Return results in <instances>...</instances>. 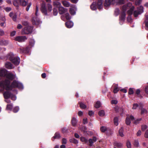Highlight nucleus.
Wrapping results in <instances>:
<instances>
[{
    "label": "nucleus",
    "mask_w": 148,
    "mask_h": 148,
    "mask_svg": "<svg viewBox=\"0 0 148 148\" xmlns=\"http://www.w3.org/2000/svg\"><path fill=\"white\" fill-rule=\"evenodd\" d=\"M10 81L8 79H5L4 81H2L0 78V88H2V90L5 87L7 90H12L13 88H17L19 89H23L22 84L16 80H14L10 84Z\"/></svg>",
    "instance_id": "f257e3e1"
},
{
    "label": "nucleus",
    "mask_w": 148,
    "mask_h": 148,
    "mask_svg": "<svg viewBox=\"0 0 148 148\" xmlns=\"http://www.w3.org/2000/svg\"><path fill=\"white\" fill-rule=\"evenodd\" d=\"M7 58L15 65H18L20 62V58L18 57L15 56L13 53L11 52L7 55Z\"/></svg>",
    "instance_id": "f03ea898"
},
{
    "label": "nucleus",
    "mask_w": 148,
    "mask_h": 148,
    "mask_svg": "<svg viewBox=\"0 0 148 148\" xmlns=\"http://www.w3.org/2000/svg\"><path fill=\"white\" fill-rule=\"evenodd\" d=\"M131 4L128 3L127 4L124 5L122 8V12L119 17V20L121 21H124L126 15L125 12L129 8Z\"/></svg>",
    "instance_id": "7ed1b4c3"
},
{
    "label": "nucleus",
    "mask_w": 148,
    "mask_h": 148,
    "mask_svg": "<svg viewBox=\"0 0 148 148\" xmlns=\"http://www.w3.org/2000/svg\"><path fill=\"white\" fill-rule=\"evenodd\" d=\"M48 10L45 3H42L41 8V11L45 15H48L47 12H50L52 10V5L49 4H47Z\"/></svg>",
    "instance_id": "20e7f679"
},
{
    "label": "nucleus",
    "mask_w": 148,
    "mask_h": 148,
    "mask_svg": "<svg viewBox=\"0 0 148 148\" xmlns=\"http://www.w3.org/2000/svg\"><path fill=\"white\" fill-rule=\"evenodd\" d=\"M124 0H105V2L104 3L105 7H107L112 4H124Z\"/></svg>",
    "instance_id": "39448f33"
},
{
    "label": "nucleus",
    "mask_w": 148,
    "mask_h": 148,
    "mask_svg": "<svg viewBox=\"0 0 148 148\" xmlns=\"http://www.w3.org/2000/svg\"><path fill=\"white\" fill-rule=\"evenodd\" d=\"M33 27L28 26L22 29L21 33L22 34H31L33 31Z\"/></svg>",
    "instance_id": "423d86ee"
},
{
    "label": "nucleus",
    "mask_w": 148,
    "mask_h": 148,
    "mask_svg": "<svg viewBox=\"0 0 148 148\" xmlns=\"http://www.w3.org/2000/svg\"><path fill=\"white\" fill-rule=\"evenodd\" d=\"M8 71L5 69H3L0 70V78H1V80H2L3 81H4L5 80L2 79V77H5Z\"/></svg>",
    "instance_id": "0eeeda50"
},
{
    "label": "nucleus",
    "mask_w": 148,
    "mask_h": 148,
    "mask_svg": "<svg viewBox=\"0 0 148 148\" xmlns=\"http://www.w3.org/2000/svg\"><path fill=\"white\" fill-rule=\"evenodd\" d=\"M5 77L6 78V79L9 80L10 81H12L15 79L16 75L11 73H8Z\"/></svg>",
    "instance_id": "6e6552de"
},
{
    "label": "nucleus",
    "mask_w": 148,
    "mask_h": 148,
    "mask_svg": "<svg viewBox=\"0 0 148 148\" xmlns=\"http://www.w3.org/2000/svg\"><path fill=\"white\" fill-rule=\"evenodd\" d=\"M27 39L25 36H17L15 38V40L19 42H23Z\"/></svg>",
    "instance_id": "1a4fd4ad"
},
{
    "label": "nucleus",
    "mask_w": 148,
    "mask_h": 148,
    "mask_svg": "<svg viewBox=\"0 0 148 148\" xmlns=\"http://www.w3.org/2000/svg\"><path fill=\"white\" fill-rule=\"evenodd\" d=\"M20 52L22 53H28L29 51V48L28 47H26L20 48L19 49Z\"/></svg>",
    "instance_id": "9d476101"
},
{
    "label": "nucleus",
    "mask_w": 148,
    "mask_h": 148,
    "mask_svg": "<svg viewBox=\"0 0 148 148\" xmlns=\"http://www.w3.org/2000/svg\"><path fill=\"white\" fill-rule=\"evenodd\" d=\"M59 13L60 14H62L67 11V9L65 8L62 6L58 8Z\"/></svg>",
    "instance_id": "9b49d317"
},
{
    "label": "nucleus",
    "mask_w": 148,
    "mask_h": 148,
    "mask_svg": "<svg viewBox=\"0 0 148 148\" xmlns=\"http://www.w3.org/2000/svg\"><path fill=\"white\" fill-rule=\"evenodd\" d=\"M12 94L10 91H5L3 93L4 98L5 99H8L10 97Z\"/></svg>",
    "instance_id": "f8f14e48"
},
{
    "label": "nucleus",
    "mask_w": 148,
    "mask_h": 148,
    "mask_svg": "<svg viewBox=\"0 0 148 148\" xmlns=\"http://www.w3.org/2000/svg\"><path fill=\"white\" fill-rule=\"evenodd\" d=\"M9 16L14 21H16L17 20V15L16 13H14L12 12H11L9 14Z\"/></svg>",
    "instance_id": "ddd939ff"
},
{
    "label": "nucleus",
    "mask_w": 148,
    "mask_h": 148,
    "mask_svg": "<svg viewBox=\"0 0 148 148\" xmlns=\"http://www.w3.org/2000/svg\"><path fill=\"white\" fill-rule=\"evenodd\" d=\"M97 7L99 9H101L98 8L97 3L96 2H93L90 5V8L92 10H96Z\"/></svg>",
    "instance_id": "4468645a"
},
{
    "label": "nucleus",
    "mask_w": 148,
    "mask_h": 148,
    "mask_svg": "<svg viewBox=\"0 0 148 148\" xmlns=\"http://www.w3.org/2000/svg\"><path fill=\"white\" fill-rule=\"evenodd\" d=\"M13 3L14 6L18 7L19 5H21V0H14Z\"/></svg>",
    "instance_id": "2eb2a0df"
},
{
    "label": "nucleus",
    "mask_w": 148,
    "mask_h": 148,
    "mask_svg": "<svg viewBox=\"0 0 148 148\" xmlns=\"http://www.w3.org/2000/svg\"><path fill=\"white\" fill-rule=\"evenodd\" d=\"M65 25L67 28H70L73 26V23L72 21H69L65 23Z\"/></svg>",
    "instance_id": "dca6fc26"
},
{
    "label": "nucleus",
    "mask_w": 148,
    "mask_h": 148,
    "mask_svg": "<svg viewBox=\"0 0 148 148\" xmlns=\"http://www.w3.org/2000/svg\"><path fill=\"white\" fill-rule=\"evenodd\" d=\"M61 137V136L60 134L58 132H56L54 136L52 138V140L53 141H54V139H58L60 138Z\"/></svg>",
    "instance_id": "f3484780"
},
{
    "label": "nucleus",
    "mask_w": 148,
    "mask_h": 148,
    "mask_svg": "<svg viewBox=\"0 0 148 148\" xmlns=\"http://www.w3.org/2000/svg\"><path fill=\"white\" fill-rule=\"evenodd\" d=\"M5 67L9 69H13V65L10 62H7L5 64Z\"/></svg>",
    "instance_id": "a211bd4d"
},
{
    "label": "nucleus",
    "mask_w": 148,
    "mask_h": 148,
    "mask_svg": "<svg viewBox=\"0 0 148 148\" xmlns=\"http://www.w3.org/2000/svg\"><path fill=\"white\" fill-rule=\"evenodd\" d=\"M32 22L33 25H37L39 23V21L37 20L35 17H33L32 18Z\"/></svg>",
    "instance_id": "6ab92c4d"
},
{
    "label": "nucleus",
    "mask_w": 148,
    "mask_h": 148,
    "mask_svg": "<svg viewBox=\"0 0 148 148\" xmlns=\"http://www.w3.org/2000/svg\"><path fill=\"white\" fill-rule=\"evenodd\" d=\"M115 111L116 112H120L123 113V112L124 111V110L122 108L116 107L115 108Z\"/></svg>",
    "instance_id": "aec40b11"
},
{
    "label": "nucleus",
    "mask_w": 148,
    "mask_h": 148,
    "mask_svg": "<svg viewBox=\"0 0 148 148\" xmlns=\"http://www.w3.org/2000/svg\"><path fill=\"white\" fill-rule=\"evenodd\" d=\"M103 0H98L97 2V5H98V8H101L103 7Z\"/></svg>",
    "instance_id": "412c9836"
},
{
    "label": "nucleus",
    "mask_w": 148,
    "mask_h": 148,
    "mask_svg": "<svg viewBox=\"0 0 148 148\" xmlns=\"http://www.w3.org/2000/svg\"><path fill=\"white\" fill-rule=\"evenodd\" d=\"M8 44V42L4 39L0 40V45H6Z\"/></svg>",
    "instance_id": "4be33fe9"
},
{
    "label": "nucleus",
    "mask_w": 148,
    "mask_h": 148,
    "mask_svg": "<svg viewBox=\"0 0 148 148\" xmlns=\"http://www.w3.org/2000/svg\"><path fill=\"white\" fill-rule=\"evenodd\" d=\"M134 9V6L132 7L127 12L128 14L130 15H132V14Z\"/></svg>",
    "instance_id": "5701e85b"
},
{
    "label": "nucleus",
    "mask_w": 148,
    "mask_h": 148,
    "mask_svg": "<svg viewBox=\"0 0 148 148\" xmlns=\"http://www.w3.org/2000/svg\"><path fill=\"white\" fill-rule=\"evenodd\" d=\"M53 5L56 7L57 8H59V7H60V5H61V3L57 1H54L53 2Z\"/></svg>",
    "instance_id": "b1692460"
},
{
    "label": "nucleus",
    "mask_w": 148,
    "mask_h": 148,
    "mask_svg": "<svg viewBox=\"0 0 148 148\" xmlns=\"http://www.w3.org/2000/svg\"><path fill=\"white\" fill-rule=\"evenodd\" d=\"M28 3V0H21V5L25 6Z\"/></svg>",
    "instance_id": "393cba45"
},
{
    "label": "nucleus",
    "mask_w": 148,
    "mask_h": 148,
    "mask_svg": "<svg viewBox=\"0 0 148 148\" xmlns=\"http://www.w3.org/2000/svg\"><path fill=\"white\" fill-rule=\"evenodd\" d=\"M118 84H116L114 86V88L113 90V92L114 93H117L118 92L119 90V88L118 87Z\"/></svg>",
    "instance_id": "a878e982"
},
{
    "label": "nucleus",
    "mask_w": 148,
    "mask_h": 148,
    "mask_svg": "<svg viewBox=\"0 0 148 148\" xmlns=\"http://www.w3.org/2000/svg\"><path fill=\"white\" fill-rule=\"evenodd\" d=\"M118 120L119 119L118 117H115L114 118V124L116 126H117L118 125Z\"/></svg>",
    "instance_id": "bb28decb"
},
{
    "label": "nucleus",
    "mask_w": 148,
    "mask_h": 148,
    "mask_svg": "<svg viewBox=\"0 0 148 148\" xmlns=\"http://www.w3.org/2000/svg\"><path fill=\"white\" fill-rule=\"evenodd\" d=\"M62 3L63 5L65 7H68L70 6L69 3L66 1H62Z\"/></svg>",
    "instance_id": "cd10ccee"
},
{
    "label": "nucleus",
    "mask_w": 148,
    "mask_h": 148,
    "mask_svg": "<svg viewBox=\"0 0 148 148\" xmlns=\"http://www.w3.org/2000/svg\"><path fill=\"white\" fill-rule=\"evenodd\" d=\"M70 143H73L75 144H77L78 143V140L74 138H72L70 139Z\"/></svg>",
    "instance_id": "c85d7f7f"
},
{
    "label": "nucleus",
    "mask_w": 148,
    "mask_h": 148,
    "mask_svg": "<svg viewBox=\"0 0 148 148\" xmlns=\"http://www.w3.org/2000/svg\"><path fill=\"white\" fill-rule=\"evenodd\" d=\"M108 129L105 126H102L100 128V130L101 132H104L108 130Z\"/></svg>",
    "instance_id": "c756f323"
},
{
    "label": "nucleus",
    "mask_w": 148,
    "mask_h": 148,
    "mask_svg": "<svg viewBox=\"0 0 148 148\" xmlns=\"http://www.w3.org/2000/svg\"><path fill=\"white\" fill-rule=\"evenodd\" d=\"M71 122L73 126H75L77 123L76 119V118H73L71 121Z\"/></svg>",
    "instance_id": "7c9ffc66"
},
{
    "label": "nucleus",
    "mask_w": 148,
    "mask_h": 148,
    "mask_svg": "<svg viewBox=\"0 0 148 148\" xmlns=\"http://www.w3.org/2000/svg\"><path fill=\"white\" fill-rule=\"evenodd\" d=\"M114 146L118 148H121L122 147L123 144L120 143L115 142L114 143Z\"/></svg>",
    "instance_id": "2f4dec72"
},
{
    "label": "nucleus",
    "mask_w": 148,
    "mask_h": 148,
    "mask_svg": "<svg viewBox=\"0 0 148 148\" xmlns=\"http://www.w3.org/2000/svg\"><path fill=\"white\" fill-rule=\"evenodd\" d=\"M13 108L12 103H10L9 104H8L7 105L6 109L9 110H12Z\"/></svg>",
    "instance_id": "473e14b6"
},
{
    "label": "nucleus",
    "mask_w": 148,
    "mask_h": 148,
    "mask_svg": "<svg viewBox=\"0 0 148 148\" xmlns=\"http://www.w3.org/2000/svg\"><path fill=\"white\" fill-rule=\"evenodd\" d=\"M141 14L140 12L138 11L135 10L134 12V15L135 17H137L138 15Z\"/></svg>",
    "instance_id": "72a5a7b5"
},
{
    "label": "nucleus",
    "mask_w": 148,
    "mask_h": 148,
    "mask_svg": "<svg viewBox=\"0 0 148 148\" xmlns=\"http://www.w3.org/2000/svg\"><path fill=\"white\" fill-rule=\"evenodd\" d=\"M125 123L127 125H130L131 121L130 119V118L128 117H127L126 119Z\"/></svg>",
    "instance_id": "f704fd0d"
},
{
    "label": "nucleus",
    "mask_w": 148,
    "mask_h": 148,
    "mask_svg": "<svg viewBox=\"0 0 148 148\" xmlns=\"http://www.w3.org/2000/svg\"><path fill=\"white\" fill-rule=\"evenodd\" d=\"M119 134L121 137H123L124 136L123 134V129L121 127L119 131Z\"/></svg>",
    "instance_id": "c9c22d12"
},
{
    "label": "nucleus",
    "mask_w": 148,
    "mask_h": 148,
    "mask_svg": "<svg viewBox=\"0 0 148 148\" xmlns=\"http://www.w3.org/2000/svg\"><path fill=\"white\" fill-rule=\"evenodd\" d=\"M147 111L145 109L143 108H141V114H147Z\"/></svg>",
    "instance_id": "e433bc0d"
},
{
    "label": "nucleus",
    "mask_w": 148,
    "mask_h": 148,
    "mask_svg": "<svg viewBox=\"0 0 148 148\" xmlns=\"http://www.w3.org/2000/svg\"><path fill=\"white\" fill-rule=\"evenodd\" d=\"M98 114L99 116H103L105 115V112L104 110H101L99 111Z\"/></svg>",
    "instance_id": "4c0bfd02"
},
{
    "label": "nucleus",
    "mask_w": 148,
    "mask_h": 148,
    "mask_svg": "<svg viewBox=\"0 0 148 148\" xmlns=\"http://www.w3.org/2000/svg\"><path fill=\"white\" fill-rule=\"evenodd\" d=\"M140 92V89H137L136 90V94L137 95H138V97H139L140 98H142V96L141 95H139Z\"/></svg>",
    "instance_id": "58836bf2"
},
{
    "label": "nucleus",
    "mask_w": 148,
    "mask_h": 148,
    "mask_svg": "<svg viewBox=\"0 0 148 148\" xmlns=\"http://www.w3.org/2000/svg\"><path fill=\"white\" fill-rule=\"evenodd\" d=\"M53 13L54 16H56L58 13V9L57 8H54L53 10Z\"/></svg>",
    "instance_id": "ea45409f"
},
{
    "label": "nucleus",
    "mask_w": 148,
    "mask_h": 148,
    "mask_svg": "<svg viewBox=\"0 0 148 148\" xmlns=\"http://www.w3.org/2000/svg\"><path fill=\"white\" fill-rule=\"evenodd\" d=\"M79 106L81 108L85 109L86 108V105L82 102L79 103Z\"/></svg>",
    "instance_id": "a19ab883"
},
{
    "label": "nucleus",
    "mask_w": 148,
    "mask_h": 148,
    "mask_svg": "<svg viewBox=\"0 0 148 148\" xmlns=\"http://www.w3.org/2000/svg\"><path fill=\"white\" fill-rule=\"evenodd\" d=\"M138 11L141 13L143 12V7L142 6H140L138 8Z\"/></svg>",
    "instance_id": "79ce46f5"
},
{
    "label": "nucleus",
    "mask_w": 148,
    "mask_h": 148,
    "mask_svg": "<svg viewBox=\"0 0 148 148\" xmlns=\"http://www.w3.org/2000/svg\"><path fill=\"white\" fill-rule=\"evenodd\" d=\"M100 102L99 101H97L95 106V107L96 108H98L100 107Z\"/></svg>",
    "instance_id": "37998d69"
},
{
    "label": "nucleus",
    "mask_w": 148,
    "mask_h": 148,
    "mask_svg": "<svg viewBox=\"0 0 148 148\" xmlns=\"http://www.w3.org/2000/svg\"><path fill=\"white\" fill-rule=\"evenodd\" d=\"M19 110V108L18 106H16L14 107L13 110V111L14 113H16Z\"/></svg>",
    "instance_id": "c03bdc74"
},
{
    "label": "nucleus",
    "mask_w": 148,
    "mask_h": 148,
    "mask_svg": "<svg viewBox=\"0 0 148 148\" xmlns=\"http://www.w3.org/2000/svg\"><path fill=\"white\" fill-rule=\"evenodd\" d=\"M69 12L72 15H73L75 14V12L74 10L72 8H70Z\"/></svg>",
    "instance_id": "a18cd8bd"
},
{
    "label": "nucleus",
    "mask_w": 148,
    "mask_h": 148,
    "mask_svg": "<svg viewBox=\"0 0 148 148\" xmlns=\"http://www.w3.org/2000/svg\"><path fill=\"white\" fill-rule=\"evenodd\" d=\"M81 140L83 142L86 143L88 142V140L86 138L84 137H81L80 138Z\"/></svg>",
    "instance_id": "49530a36"
},
{
    "label": "nucleus",
    "mask_w": 148,
    "mask_h": 148,
    "mask_svg": "<svg viewBox=\"0 0 148 148\" xmlns=\"http://www.w3.org/2000/svg\"><path fill=\"white\" fill-rule=\"evenodd\" d=\"M134 93V92L133 88H130L128 91V94L131 95L133 94Z\"/></svg>",
    "instance_id": "de8ad7c7"
},
{
    "label": "nucleus",
    "mask_w": 148,
    "mask_h": 148,
    "mask_svg": "<svg viewBox=\"0 0 148 148\" xmlns=\"http://www.w3.org/2000/svg\"><path fill=\"white\" fill-rule=\"evenodd\" d=\"M142 120L141 118H140L139 119H137L134 122V124L137 125L138 124L140 121Z\"/></svg>",
    "instance_id": "09e8293b"
},
{
    "label": "nucleus",
    "mask_w": 148,
    "mask_h": 148,
    "mask_svg": "<svg viewBox=\"0 0 148 148\" xmlns=\"http://www.w3.org/2000/svg\"><path fill=\"white\" fill-rule=\"evenodd\" d=\"M22 24L23 25L26 26H27L29 25L28 22L26 21H23L22 22Z\"/></svg>",
    "instance_id": "8fccbe9b"
},
{
    "label": "nucleus",
    "mask_w": 148,
    "mask_h": 148,
    "mask_svg": "<svg viewBox=\"0 0 148 148\" xmlns=\"http://www.w3.org/2000/svg\"><path fill=\"white\" fill-rule=\"evenodd\" d=\"M147 127V125H142L141 126V129L143 131H144Z\"/></svg>",
    "instance_id": "3c124183"
},
{
    "label": "nucleus",
    "mask_w": 148,
    "mask_h": 148,
    "mask_svg": "<svg viewBox=\"0 0 148 148\" xmlns=\"http://www.w3.org/2000/svg\"><path fill=\"white\" fill-rule=\"evenodd\" d=\"M62 144H66L67 143V140L66 138H64L62 139Z\"/></svg>",
    "instance_id": "603ef678"
},
{
    "label": "nucleus",
    "mask_w": 148,
    "mask_h": 148,
    "mask_svg": "<svg viewBox=\"0 0 148 148\" xmlns=\"http://www.w3.org/2000/svg\"><path fill=\"white\" fill-rule=\"evenodd\" d=\"M4 9L6 12H9L12 10L11 8L9 7L5 8Z\"/></svg>",
    "instance_id": "864d4df0"
},
{
    "label": "nucleus",
    "mask_w": 148,
    "mask_h": 148,
    "mask_svg": "<svg viewBox=\"0 0 148 148\" xmlns=\"http://www.w3.org/2000/svg\"><path fill=\"white\" fill-rule=\"evenodd\" d=\"M65 16L66 17V19L67 20H69L71 18V17L70 16V15H69V14L68 13H66L65 14Z\"/></svg>",
    "instance_id": "5fc2aeb1"
},
{
    "label": "nucleus",
    "mask_w": 148,
    "mask_h": 148,
    "mask_svg": "<svg viewBox=\"0 0 148 148\" xmlns=\"http://www.w3.org/2000/svg\"><path fill=\"white\" fill-rule=\"evenodd\" d=\"M127 146L128 148H131V144L130 142L127 141L126 143Z\"/></svg>",
    "instance_id": "6e6d98bb"
},
{
    "label": "nucleus",
    "mask_w": 148,
    "mask_h": 148,
    "mask_svg": "<svg viewBox=\"0 0 148 148\" xmlns=\"http://www.w3.org/2000/svg\"><path fill=\"white\" fill-rule=\"evenodd\" d=\"M134 145L136 147H138L139 145V143L137 140H136L134 141Z\"/></svg>",
    "instance_id": "4d7b16f0"
},
{
    "label": "nucleus",
    "mask_w": 148,
    "mask_h": 148,
    "mask_svg": "<svg viewBox=\"0 0 148 148\" xmlns=\"http://www.w3.org/2000/svg\"><path fill=\"white\" fill-rule=\"evenodd\" d=\"M11 99L13 101H15L16 99V97L15 96L12 94L10 97Z\"/></svg>",
    "instance_id": "13d9d810"
},
{
    "label": "nucleus",
    "mask_w": 148,
    "mask_h": 148,
    "mask_svg": "<svg viewBox=\"0 0 148 148\" xmlns=\"http://www.w3.org/2000/svg\"><path fill=\"white\" fill-rule=\"evenodd\" d=\"M88 141L90 143L89 145L90 146H92V144L94 143V142L93 141V140L91 138L89 139L88 140Z\"/></svg>",
    "instance_id": "bf43d9fd"
},
{
    "label": "nucleus",
    "mask_w": 148,
    "mask_h": 148,
    "mask_svg": "<svg viewBox=\"0 0 148 148\" xmlns=\"http://www.w3.org/2000/svg\"><path fill=\"white\" fill-rule=\"evenodd\" d=\"M138 106V105L137 103H134L133 105V107L132 108L133 109H136Z\"/></svg>",
    "instance_id": "052dcab7"
},
{
    "label": "nucleus",
    "mask_w": 148,
    "mask_h": 148,
    "mask_svg": "<svg viewBox=\"0 0 148 148\" xmlns=\"http://www.w3.org/2000/svg\"><path fill=\"white\" fill-rule=\"evenodd\" d=\"M31 5H32V3H29V4H28V5L26 8V11H28L29 10V8L30 6H31Z\"/></svg>",
    "instance_id": "680f3d73"
},
{
    "label": "nucleus",
    "mask_w": 148,
    "mask_h": 148,
    "mask_svg": "<svg viewBox=\"0 0 148 148\" xmlns=\"http://www.w3.org/2000/svg\"><path fill=\"white\" fill-rule=\"evenodd\" d=\"M117 103L118 101L117 100H112L111 101V103L112 104H116Z\"/></svg>",
    "instance_id": "e2e57ef3"
},
{
    "label": "nucleus",
    "mask_w": 148,
    "mask_h": 148,
    "mask_svg": "<svg viewBox=\"0 0 148 148\" xmlns=\"http://www.w3.org/2000/svg\"><path fill=\"white\" fill-rule=\"evenodd\" d=\"M115 14L116 15H118L119 13V10L118 8H116V9L115 11Z\"/></svg>",
    "instance_id": "0e129e2a"
},
{
    "label": "nucleus",
    "mask_w": 148,
    "mask_h": 148,
    "mask_svg": "<svg viewBox=\"0 0 148 148\" xmlns=\"http://www.w3.org/2000/svg\"><path fill=\"white\" fill-rule=\"evenodd\" d=\"M4 35V31L1 29H0V36H3Z\"/></svg>",
    "instance_id": "69168bd1"
},
{
    "label": "nucleus",
    "mask_w": 148,
    "mask_h": 148,
    "mask_svg": "<svg viewBox=\"0 0 148 148\" xmlns=\"http://www.w3.org/2000/svg\"><path fill=\"white\" fill-rule=\"evenodd\" d=\"M144 136L146 138H148V130H146L144 134Z\"/></svg>",
    "instance_id": "338daca9"
},
{
    "label": "nucleus",
    "mask_w": 148,
    "mask_h": 148,
    "mask_svg": "<svg viewBox=\"0 0 148 148\" xmlns=\"http://www.w3.org/2000/svg\"><path fill=\"white\" fill-rule=\"evenodd\" d=\"M16 31H13L11 33H10V36H14L16 34Z\"/></svg>",
    "instance_id": "774afa93"
}]
</instances>
